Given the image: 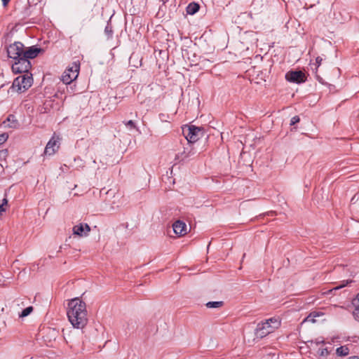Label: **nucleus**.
<instances>
[{"mask_svg":"<svg viewBox=\"0 0 359 359\" xmlns=\"http://www.w3.org/2000/svg\"><path fill=\"white\" fill-rule=\"evenodd\" d=\"M67 314L69 322L75 328L82 329L88 323L86 303L79 298L69 302Z\"/></svg>","mask_w":359,"mask_h":359,"instance_id":"f257e3e1","label":"nucleus"},{"mask_svg":"<svg viewBox=\"0 0 359 359\" xmlns=\"http://www.w3.org/2000/svg\"><path fill=\"white\" fill-rule=\"evenodd\" d=\"M280 326V321L278 318H271L257 324L255 334L257 338L262 339L273 332Z\"/></svg>","mask_w":359,"mask_h":359,"instance_id":"f03ea898","label":"nucleus"},{"mask_svg":"<svg viewBox=\"0 0 359 359\" xmlns=\"http://www.w3.org/2000/svg\"><path fill=\"white\" fill-rule=\"evenodd\" d=\"M33 83V78L31 74H24L18 76L13 81L12 88L17 92L21 93L27 90Z\"/></svg>","mask_w":359,"mask_h":359,"instance_id":"7ed1b4c3","label":"nucleus"},{"mask_svg":"<svg viewBox=\"0 0 359 359\" xmlns=\"http://www.w3.org/2000/svg\"><path fill=\"white\" fill-rule=\"evenodd\" d=\"M80 69L79 62H72L63 72L61 80L65 84H69L76 80Z\"/></svg>","mask_w":359,"mask_h":359,"instance_id":"20e7f679","label":"nucleus"},{"mask_svg":"<svg viewBox=\"0 0 359 359\" xmlns=\"http://www.w3.org/2000/svg\"><path fill=\"white\" fill-rule=\"evenodd\" d=\"M183 134L189 143H194L204 135L202 128L188 126L182 129Z\"/></svg>","mask_w":359,"mask_h":359,"instance_id":"39448f33","label":"nucleus"},{"mask_svg":"<svg viewBox=\"0 0 359 359\" xmlns=\"http://www.w3.org/2000/svg\"><path fill=\"white\" fill-rule=\"evenodd\" d=\"M15 62L12 65V71L14 74H29L32 65L29 60L22 57L14 60Z\"/></svg>","mask_w":359,"mask_h":359,"instance_id":"423d86ee","label":"nucleus"},{"mask_svg":"<svg viewBox=\"0 0 359 359\" xmlns=\"http://www.w3.org/2000/svg\"><path fill=\"white\" fill-rule=\"evenodd\" d=\"M23 53L24 45L21 42H15L7 48L8 57L13 60L23 57Z\"/></svg>","mask_w":359,"mask_h":359,"instance_id":"0eeeda50","label":"nucleus"},{"mask_svg":"<svg viewBox=\"0 0 359 359\" xmlns=\"http://www.w3.org/2000/svg\"><path fill=\"white\" fill-rule=\"evenodd\" d=\"M60 137L59 136L53 135L51 139L47 143L45 149L44 155L52 156L60 148Z\"/></svg>","mask_w":359,"mask_h":359,"instance_id":"6e6552de","label":"nucleus"},{"mask_svg":"<svg viewBox=\"0 0 359 359\" xmlns=\"http://www.w3.org/2000/svg\"><path fill=\"white\" fill-rule=\"evenodd\" d=\"M285 79L290 82L300 83L305 81L306 76L302 71H290L285 74Z\"/></svg>","mask_w":359,"mask_h":359,"instance_id":"1a4fd4ad","label":"nucleus"},{"mask_svg":"<svg viewBox=\"0 0 359 359\" xmlns=\"http://www.w3.org/2000/svg\"><path fill=\"white\" fill-rule=\"evenodd\" d=\"M73 234L75 236H78L79 237H83L87 236L90 231V227L87 224H79L77 225H75L73 227Z\"/></svg>","mask_w":359,"mask_h":359,"instance_id":"9d476101","label":"nucleus"},{"mask_svg":"<svg viewBox=\"0 0 359 359\" xmlns=\"http://www.w3.org/2000/svg\"><path fill=\"white\" fill-rule=\"evenodd\" d=\"M172 228L175 233L179 236H182L187 233V224L180 220L176 221L172 224Z\"/></svg>","mask_w":359,"mask_h":359,"instance_id":"9b49d317","label":"nucleus"},{"mask_svg":"<svg viewBox=\"0 0 359 359\" xmlns=\"http://www.w3.org/2000/svg\"><path fill=\"white\" fill-rule=\"evenodd\" d=\"M41 50V48L32 46L27 50L24 49L23 57L29 60V59L35 58Z\"/></svg>","mask_w":359,"mask_h":359,"instance_id":"f8f14e48","label":"nucleus"},{"mask_svg":"<svg viewBox=\"0 0 359 359\" xmlns=\"http://www.w3.org/2000/svg\"><path fill=\"white\" fill-rule=\"evenodd\" d=\"M3 125L5 128H15L17 126V121L15 119V116L9 115L6 120L3 122Z\"/></svg>","mask_w":359,"mask_h":359,"instance_id":"ddd939ff","label":"nucleus"},{"mask_svg":"<svg viewBox=\"0 0 359 359\" xmlns=\"http://www.w3.org/2000/svg\"><path fill=\"white\" fill-rule=\"evenodd\" d=\"M199 5L196 3H190L187 7V13L189 15H194L199 10Z\"/></svg>","mask_w":359,"mask_h":359,"instance_id":"4468645a","label":"nucleus"},{"mask_svg":"<svg viewBox=\"0 0 359 359\" xmlns=\"http://www.w3.org/2000/svg\"><path fill=\"white\" fill-rule=\"evenodd\" d=\"M336 353L339 356H346L349 353V349L345 346H340L337 348Z\"/></svg>","mask_w":359,"mask_h":359,"instance_id":"2eb2a0df","label":"nucleus"},{"mask_svg":"<svg viewBox=\"0 0 359 359\" xmlns=\"http://www.w3.org/2000/svg\"><path fill=\"white\" fill-rule=\"evenodd\" d=\"M33 307L32 306H28L26 309H25L19 315V317L24 318L29 315L33 311Z\"/></svg>","mask_w":359,"mask_h":359,"instance_id":"dca6fc26","label":"nucleus"},{"mask_svg":"<svg viewBox=\"0 0 359 359\" xmlns=\"http://www.w3.org/2000/svg\"><path fill=\"white\" fill-rule=\"evenodd\" d=\"M223 305L222 302H209L206 304L208 308H219Z\"/></svg>","mask_w":359,"mask_h":359,"instance_id":"f3484780","label":"nucleus"},{"mask_svg":"<svg viewBox=\"0 0 359 359\" xmlns=\"http://www.w3.org/2000/svg\"><path fill=\"white\" fill-rule=\"evenodd\" d=\"M352 281L351 280H343L341 281V284L339 285H337L334 287H333L332 290H330V292L332 291V290H339V289H341L345 286H346L347 285H348V283H351Z\"/></svg>","mask_w":359,"mask_h":359,"instance_id":"a211bd4d","label":"nucleus"},{"mask_svg":"<svg viewBox=\"0 0 359 359\" xmlns=\"http://www.w3.org/2000/svg\"><path fill=\"white\" fill-rule=\"evenodd\" d=\"M7 204L8 200L6 198H4L2 203L0 205V217L2 215L3 212L6 211L4 206L7 205Z\"/></svg>","mask_w":359,"mask_h":359,"instance_id":"6ab92c4d","label":"nucleus"},{"mask_svg":"<svg viewBox=\"0 0 359 359\" xmlns=\"http://www.w3.org/2000/svg\"><path fill=\"white\" fill-rule=\"evenodd\" d=\"M8 136L6 133H2L0 135V145L4 144L8 139Z\"/></svg>","mask_w":359,"mask_h":359,"instance_id":"aec40b11","label":"nucleus"},{"mask_svg":"<svg viewBox=\"0 0 359 359\" xmlns=\"http://www.w3.org/2000/svg\"><path fill=\"white\" fill-rule=\"evenodd\" d=\"M300 121V118L298 116H293L290 120V125L293 126L297 123H299Z\"/></svg>","mask_w":359,"mask_h":359,"instance_id":"412c9836","label":"nucleus"},{"mask_svg":"<svg viewBox=\"0 0 359 359\" xmlns=\"http://www.w3.org/2000/svg\"><path fill=\"white\" fill-rule=\"evenodd\" d=\"M126 126L127 127H129L130 128H135V123L133 122V121L130 120V121H128V122H126Z\"/></svg>","mask_w":359,"mask_h":359,"instance_id":"4be33fe9","label":"nucleus"},{"mask_svg":"<svg viewBox=\"0 0 359 359\" xmlns=\"http://www.w3.org/2000/svg\"><path fill=\"white\" fill-rule=\"evenodd\" d=\"M323 61V58L320 57H317L316 59V63H315V65L316 67V68H318L319 66L321 65V62Z\"/></svg>","mask_w":359,"mask_h":359,"instance_id":"5701e85b","label":"nucleus"},{"mask_svg":"<svg viewBox=\"0 0 359 359\" xmlns=\"http://www.w3.org/2000/svg\"><path fill=\"white\" fill-rule=\"evenodd\" d=\"M354 318L359 321V306L355 308V311L353 312Z\"/></svg>","mask_w":359,"mask_h":359,"instance_id":"b1692460","label":"nucleus"},{"mask_svg":"<svg viewBox=\"0 0 359 359\" xmlns=\"http://www.w3.org/2000/svg\"><path fill=\"white\" fill-rule=\"evenodd\" d=\"M320 355L321 356H327L328 355V351L327 348H323L320 350Z\"/></svg>","mask_w":359,"mask_h":359,"instance_id":"393cba45","label":"nucleus"},{"mask_svg":"<svg viewBox=\"0 0 359 359\" xmlns=\"http://www.w3.org/2000/svg\"><path fill=\"white\" fill-rule=\"evenodd\" d=\"M4 6H6L11 0H1Z\"/></svg>","mask_w":359,"mask_h":359,"instance_id":"a878e982","label":"nucleus"},{"mask_svg":"<svg viewBox=\"0 0 359 359\" xmlns=\"http://www.w3.org/2000/svg\"><path fill=\"white\" fill-rule=\"evenodd\" d=\"M348 359H359V358L358 356H351L349 357Z\"/></svg>","mask_w":359,"mask_h":359,"instance_id":"bb28decb","label":"nucleus"}]
</instances>
